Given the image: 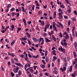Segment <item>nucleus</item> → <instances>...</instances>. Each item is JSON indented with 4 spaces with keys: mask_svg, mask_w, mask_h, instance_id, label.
Returning a JSON list of instances; mask_svg holds the SVG:
<instances>
[{
    "mask_svg": "<svg viewBox=\"0 0 77 77\" xmlns=\"http://www.w3.org/2000/svg\"><path fill=\"white\" fill-rule=\"evenodd\" d=\"M58 50L59 51H61L63 52V53H65V49H63V48L61 47H59L58 48Z\"/></svg>",
    "mask_w": 77,
    "mask_h": 77,
    "instance_id": "obj_1",
    "label": "nucleus"
},
{
    "mask_svg": "<svg viewBox=\"0 0 77 77\" xmlns=\"http://www.w3.org/2000/svg\"><path fill=\"white\" fill-rule=\"evenodd\" d=\"M39 40L40 41H42V43H41V45H43V44H44V38L41 37L39 38Z\"/></svg>",
    "mask_w": 77,
    "mask_h": 77,
    "instance_id": "obj_2",
    "label": "nucleus"
},
{
    "mask_svg": "<svg viewBox=\"0 0 77 77\" xmlns=\"http://www.w3.org/2000/svg\"><path fill=\"white\" fill-rule=\"evenodd\" d=\"M32 39L36 42H37L38 41H39V39H37L36 38L34 37H32Z\"/></svg>",
    "mask_w": 77,
    "mask_h": 77,
    "instance_id": "obj_3",
    "label": "nucleus"
},
{
    "mask_svg": "<svg viewBox=\"0 0 77 77\" xmlns=\"http://www.w3.org/2000/svg\"><path fill=\"white\" fill-rule=\"evenodd\" d=\"M15 65H17L19 66H20V67L23 66L22 64H21L20 63H15Z\"/></svg>",
    "mask_w": 77,
    "mask_h": 77,
    "instance_id": "obj_4",
    "label": "nucleus"
},
{
    "mask_svg": "<svg viewBox=\"0 0 77 77\" xmlns=\"http://www.w3.org/2000/svg\"><path fill=\"white\" fill-rule=\"evenodd\" d=\"M74 74H72V77H75V74H76V71L75 70L74 71Z\"/></svg>",
    "mask_w": 77,
    "mask_h": 77,
    "instance_id": "obj_5",
    "label": "nucleus"
},
{
    "mask_svg": "<svg viewBox=\"0 0 77 77\" xmlns=\"http://www.w3.org/2000/svg\"><path fill=\"white\" fill-rule=\"evenodd\" d=\"M27 38L26 36H25L24 38H22V39L21 40V41H22V40H27Z\"/></svg>",
    "mask_w": 77,
    "mask_h": 77,
    "instance_id": "obj_6",
    "label": "nucleus"
},
{
    "mask_svg": "<svg viewBox=\"0 0 77 77\" xmlns=\"http://www.w3.org/2000/svg\"><path fill=\"white\" fill-rule=\"evenodd\" d=\"M56 17V12L55 11L54 13V14L53 15V17L54 18H55Z\"/></svg>",
    "mask_w": 77,
    "mask_h": 77,
    "instance_id": "obj_7",
    "label": "nucleus"
},
{
    "mask_svg": "<svg viewBox=\"0 0 77 77\" xmlns=\"http://www.w3.org/2000/svg\"><path fill=\"white\" fill-rule=\"evenodd\" d=\"M56 59H57V57H56L54 56L52 59L53 62H54V61H55V60H56Z\"/></svg>",
    "mask_w": 77,
    "mask_h": 77,
    "instance_id": "obj_8",
    "label": "nucleus"
},
{
    "mask_svg": "<svg viewBox=\"0 0 77 77\" xmlns=\"http://www.w3.org/2000/svg\"><path fill=\"white\" fill-rule=\"evenodd\" d=\"M26 34L28 38H30V35L29 32H26Z\"/></svg>",
    "mask_w": 77,
    "mask_h": 77,
    "instance_id": "obj_9",
    "label": "nucleus"
},
{
    "mask_svg": "<svg viewBox=\"0 0 77 77\" xmlns=\"http://www.w3.org/2000/svg\"><path fill=\"white\" fill-rule=\"evenodd\" d=\"M45 41L46 42H50V40H49L48 38H46Z\"/></svg>",
    "mask_w": 77,
    "mask_h": 77,
    "instance_id": "obj_10",
    "label": "nucleus"
},
{
    "mask_svg": "<svg viewBox=\"0 0 77 77\" xmlns=\"http://www.w3.org/2000/svg\"><path fill=\"white\" fill-rule=\"evenodd\" d=\"M50 26V24H46L45 25V28H49V26Z\"/></svg>",
    "mask_w": 77,
    "mask_h": 77,
    "instance_id": "obj_11",
    "label": "nucleus"
},
{
    "mask_svg": "<svg viewBox=\"0 0 77 77\" xmlns=\"http://www.w3.org/2000/svg\"><path fill=\"white\" fill-rule=\"evenodd\" d=\"M58 24L60 26V27H62V28H63V24L61 23L58 22Z\"/></svg>",
    "mask_w": 77,
    "mask_h": 77,
    "instance_id": "obj_12",
    "label": "nucleus"
},
{
    "mask_svg": "<svg viewBox=\"0 0 77 77\" xmlns=\"http://www.w3.org/2000/svg\"><path fill=\"white\" fill-rule=\"evenodd\" d=\"M15 40H14L11 43V46H12V45H13L14 44H15Z\"/></svg>",
    "mask_w": 77,
    "mask_h": 77,
    "instance_id": "obj_13",
    "label": "nucleus"
},
{
    "mask_svg": "<svg viewBox=\"0 0 77 77\" xmlns=\"http://www.w3.org/2000/svg\"><path fill=\"white\" fill-rule=\"evenodd\" d=\"M32 57H33V58H35L36 59V58H38V57H39V55H37L36 56H32Z\"/></svg>",
    "mask_w": 77,
    "mask_h": 77,
    "instance_id": "obj_14",
    "label": "nucleus"
},
{
    "mask_svg": "<svg viewBox=\"0 0 77 77\" xmlns=\"http://www.w3.org/2000/svg\"><path fill=\"white\" fill-rule=\"evenodd\" d=\"M21 8L22 9L23 11L24 12H26V11H25V8H24V7H22Z\"/></svg>",
    "mask_w": 77,
    "mask_h": 77,
    "instance_id": "obj_15",
    "label": "nucleus"
},
{
    "mask_svg": "<svg viewBox=\"0 0 77 77\" xmlns=\"http://www.w3.org/2000/svg\"><path fill=\"white\" fill-rule=\"evenodd\" d=\"M53 28L54 29V30L55 31H57V28H56V27L54 26H53Z\"/></svg>",
    "mask_w": 77,
    "mask_h": 77,
    "instance_id": "obj_16",
    "label": "nucleus"
},
{
    "mask_svg": "<svg viewBox=\"0 0 77 77\" xmlns=\"http://www.w3.org/2000/svg\"><path fill=\"white\" fill-rule=\"evenodd\" d=\"M64 47L65 48H66L67 47V43L66 42H64Z\"/></svg>",
    "mask_w": 77,
    "mask_h": 77,
    "instance_id": "obj_17",
    "label": "nucleus"
},
{
    "mask_svg": "<svg viewBox=\"0 0 77 77\" xmlns=\"http://www.w3.org/2000/svg\"><path fill=\"white\" fill-rule=\"evenodd\" d=\"M13 71H14V73H17L18 72V71L16 69H14Z\"/></svg>",
    "mask_w": 77,
    "mask_h": 77,
    "instance_id": "obj_18",
    "label": "nucleus"
},
{
    "mask_svg": "<svg viewBox=\"0 0 77 77\" xmlns=\"http://www.w3.org/2000/svg\"><path fill=\"white\" fill-rule=\"evenodd\" d=\"M73 54L74 55V57H75V58H76V57H77V55L76 54V53H75L74 52H73Z\"/></svg>",
    "mask_w": 77,
    "mask_h": 77,
    "instance_id": "obj_19",
    "label": "nucleus"
},
{
    "mask_svg": "<svg viewBox=\"0 0 77 77\" xmlns=\"http://www.w3.org/2000/svg\"><path fill=\"white\" fill-rule=\"evenodd\" d=\"M53 53L55 56H56V50H53Z\"/></svg>",
    "mask_w": 77,
    "mask_h": 77,
    "instance_id": "obj_20",
    "label": "nucleus"
},
{
    "mask_svg": "<svg viewBox=\"0 0 77 77\" xmlns=\"http://www.w3.org/2000/svg\"><path fill=\"white\" fill-rule=\"evenodd\" d=\"M18 74L19 75H21V70H19L18 72Z\"/></svg>",
    "mask_w": 77,
    "mask_h": 77,
    "instance_id": "obj_21",
    "label": "nucleus"
},
{
    "mask_svg": "<svg viewBox=\"0 0 77 77\" xmlns=\"http://www.w3.org/2000/svg\"><path fill=\"white\" fill-rule=\"evenodd\" d=\"M11 4H9L7 6V8L9 9V8H11Z\"/></svg>",
    "mask_w": 77,
    "mask_h": 77,
    "instance_id": "obj_22",
    "label": "nucleus"
},
{
    "mask_svg": "<svg viewBox=\"0 0 77 77\" xmlns=\"http://www.w3.org/2000/svg\"><path fill=\"white\" fill-rule=\"evenodd\" d=\"M66 39H69V35H68V34H67L66 35Z\"/></svg>",
    "mask_w": 77,
    "mask_h": 77,
    "instance_id": "obj_23",
    "label": "nucleus"
},
{
    "mask_svg": "<svg viewBox=\"0 0 77 77\" xmlns=\"http://www.w3.org/2000/svg\"><path fill=\"white\" fill-rule=\"evenodd\" d=\"M14 69H16V71H18V69H19V67L18 66H17L16 68H14Z\"/></svg>",
    "mask_w": 77,
    "mask_h": 77,
    "instance_id": "obj_24",
    "label": "nucleus"
},
{
    "mask_svg": "<svg viewBox=\"0 0 77 77\" xmlns=\"http://www.w3.org/2000/svg\"><path fill=\"white\" fill-rule=\"evenodd\" d=\"M67 65H68V63H64L63 66L65 67H66L67 66Z\"/></svg>",
    "mask_w": 77,
    "mask_h": 77,
    "instance_id": "obj_25",
    "label": "nucleus"
},
{
    "mask_svg": "<svg viewBox=\"0 0 77 77\" xmlns=\"http://www.w3.org/2000/svg\"><path fill=\"white\" fill-rule=\"evenodd\" d=\"M11 75L12 77H14V76H15V74L13 73L12 72H11Z\"/></svg>",
    "mask_w": 77,
    "mask_h": 77,
    "instance_id": "obj_26",
    "label": "nucleus"
},
{
    "mask_svg": "<svg viewBox=\"0 0 77 77\" xmlns=\"http://www.w3.org/2000/svg\"><path fill=\"white\" fill-rule=\"evenodd\" d=\"M41 68H43V69H44V68H45V65H41Z\"/></svg>",
    "mask_w": 77,
    "mask_h": 77,
    "instance_id": "obj_27",
    "label": "nucleus"
},
{
    "mask_svg": "<svg viewBox=\"0 0 77 77\" xmlns=\"http://www.w3.org/2000/svg\"><path fill=\"white\" fill-rule=\"evenodd\" d=\"M76 63H77L76 61H74L73 62V64H72L73 66H74V65H75V64Z\"/></svg>",
    "mask_w": 77,
    "mask_h": 77,
    "instance_id": "obj_28",
    "label": "nucleus"
},
{
    "mask_svg": "<svg viewBox=\"0 0 77 77\" xmlns=\"http://www.w3.org/2000/svg\"><path fill=\"white\" fill-rule=\"evenodd\" d=\"M28 44H29V45H32V43H31V42H30V40L28 39Z\"/></svg>",
    "mask_w": 77,
    "mask_h": 77,
    "instance_id": "obj_29",
    "label": "nucleus"
},
{
    "mask_svg": "<svg viewBox=\"0 0 77 77\" xmlns=\"http://www.w3.org/2000/svg\"><path fill=\"white\" fill-rule=\"evenodd\" d=\"M20 57H22V58H24V55H19Z\"/></svg>",
    "mask_w": 77,
    "mask_h": 77,
    "instance_id": "obj_30",
    "label": "nucleus"
},
{
    "mask_svg": "<svg viewBox=\"0 0 77 77\" xmlns=\"http://www.w3.org/2000/svg\"><path fill=\"white\" fill-rule=\"evenodd\" d=\"M59 35L62 38V36H63V35H62V33H60L59 34Z\"/></svg>",
    "mask_w": 77,
    "mask_h": 77,
    "instance_id": "obj_31",
    "label": "nucleus"
},
{
    "mask_svg": "<svg viewBox=\"0 0 77 77\" xmlns=\"http://www.w3.org/2000/svg\"><path fill=\"white\" fill-rule=\"evenodd\" d=\"M71 24V20H69L68 22V26H70V24Z\"/></svg>",
    "mask_w": 77,
    "mask_h": 77,
    "instance_id": "obj_32",
    "label": "nucleus"
},
{
    "mask_svg": "<svg viewBox=\"0 0 77 77\" xmlns=\"http://www.w3.org/2000/svg\"><path fill=\"white\" fill-rule=\"evenodd\" d=\"M47 51H45V56H47Z\"/></svg>",
    "mask_w": 77,
    "mask_h": 77,
    "instance_id": "obj_33",
    "label": "nucleus"
},
{
    "mask_svg": "<svg viewBox=\"0 0 77 77\" xmlns=\"http://www.w3.org/2000/svg\"><path fill=\"white\" fill-rule=\"evenodd\" d=\"M11 56L12 57H14L15 56V54L14 53H11Z\"/></svg>",
    "mask_w": 77,
    "mask_h": 77,
    "instance_id": "obj_34",
    "label": "nucleus"
},
{
    "mask_svg": "<svg viewBox=\"0 0 77 77\" xmlns=\"http://www.w3.org/2000/svg\"><path fill=\"white\" fill-rule=\"evenodd\" d=\"M48 59L47 58H46L45 59V60L46 62H48Z\"/></svg>",
    "mask_w": 77,
    "mask_h": 77,
    "instance_id": "obj_35",
    "label": "nucleus"
},
{
    "mask_svg": "<svg viewBox=\"0 0 77 77\" xmlns=\"http://www.w3.org/2000/svg\"><path fill=\"white\" fill-rule=\"evenodd\" d=\"M63 69L64 70V71L66 70V67H65L64 66L63 67Z\"/></svg>",
    "mask_w": 77,
    "mask_h": 77,
    "instance_id": "obj_36",
    "label": "nucleus"
},
{
    "mask_svg": "<svg viewBox=\"0 0 77 77\" xmlns=\"http://www.w3.org/2000/svg\"><path fill=\"white\" fill-rule=\"evenodd\" d=\"M37 67H38L37 66H34V69H35V70L36 69V68H37Z\"/></svg>",
    "mask_w": 77,
    "mask_h": 77,
    "instance_id": "obj_37",
    "label": "nucleus"
},
{
    "mask_svg": "<svg viewBox=\"0 0 77 77\" xmlns=\"http://www.w3.org/2000/svg\"><path fill=\"white\" fill-rule=\"evenodd\" d=\"M42 61L43 63H44V64L45 65V64H46V63H45V60H42Z\"/></svg>",
    "mask_w": 77,
    "mask_h": 77,
    "instance_id": "obj_38",
    "label": "nucleus"
},
{
    "mask_svg": "<svg viewBox=\"0 0 77 77\" xmlns=\"http://www.w3.org/2000/svg\"><path fill=\"white\" fill-rule=\"evenodd\" d=\"M72 20L73 21H75V20H76L75 19V18H74V17H72Z\"/></svg>",
    "mask_w": 77,
    "mask_h": 77,
    "instance_id": "obj_39",
    "label": "nucleus"
},
{
    "mask_svg": "<svg viewBox=\"0 0 77 77\" xmlns=\"http://www.w3.org/2000/svg\"><path fill=\"white\" fill-rule=\"evenodd\" d=\"M53 26H56V23H55V22H54L53 23V25H52Z\"/></svg>",
    "mask_w": 77,
    "mask_h": 77,
    "instance_id": "obj_40",
    "label": "nucleus"
},
{
    "mask_svg": "<svg viewBox=\"0 0 77 77\" xmlns=\"http://www.w3.org/2000/svg\"><path fill=\"white\" fill-rule=\"evenodd\" d=\"M72 33L73 34V36H75V33H74V31H72Z\"/></svg>",
    "mask_w": 77,
    "mask_h": 77,
    "instance_id": "obj_41",
    "label": "nucleus"
},
{
    "mask_svg": "<svg viewBox=\"0 0 77 77\" xmlns=\"http://www.w3.org/2000/svg\"><path fill=\"white\" fill-rule=\"evenodd\" d=\"M34 9H35V6L34 5H33L32 6V9L33 11H34Z\"/></svg>",
    "mask_w": 77,
    "mask_h": 77,
    "instance_id": "obj_42",
    "label": "nucleus"
},
{
    "mask_svg": "<svg viewBox=\"0 0 77 77\" xmlns=\"http://www.w3.org/2000/svg\"><path fill=\"white\" fill-rule=\"evenodd\" d=\"M60 7L62 8H65V6L64 5H60Z\"/></svg>",
    "mask_w": 77,
    "mask_h": 77,
    "instance_id": "obj_43",
    "label": "nucleus"
},
{
    "mask_svg": "<svg viewBox=\"0 0 77 77\" xmlns=\"http://www.w3.org/2000/svg\"><path fill=\"white\" fill-rule=\"evenodd\" d=\"M63 61H64V62H66V58H64L63 59Z\"/></svg>",
    "mask_w": 77,
    "mask_h": 77,
    "instance_id": "obj_44",
    "label": "nucleus"
},
{
    "mask_svg": "<svg viewBox=\"0 0 77 77\" xmlns=\"http://www.w3.org/2000/svg\"><path fill=\"white\" fill-rule=\"evenodd\" d=\"M74 30H75V26L74 25L73 27V29L72 30V31H74Z\"/></svg>",
    "mask_w": 77,
    "mask_h": 77,
    "instance_id": "obj_45",
    "label": "nucleus"
},
{
    "mask_svg": "<svg viewBox=\"0 0 77 77\" xmlns=\"http://www.w3.org/2000/svg\"><path fill=\"white\" fill-rule=\"evenodd\" d=\"M11 20H12L13 21H15L16 20V19L15 18H11Z\"/></svg>",
    "mask_w": 77,
    "mask_h": 77,
    "instance_id": "obj_46",
    "label": "nucleus"
},
{
    "mask_svg": "<svg viewBox=\"0 0 77 77\" xmlns=\"http://www.w3.org/2000/svg\"><path fill=\"white\" fill-rule=\"evenodd\" d=\"M64 18L65 19H68V16H64Z\"/></svg>",
    "mask_w": 77,
    "mask_h": 77,
    "instance_id": "obj_47",
    "label": "nucleus"
},
{
    "mask_svg": "<svg viewBox=\"0 0 77 77\" xmlns=\"http://www.w3.org/2000/svg\"><path fill=\"white\" fill-rule=\"evenodd\" d=\"M18 9L20 11H21V7H18Z\"/></svg>",
    "mask_w": 77,
    "mask_h": 77,
    "instance_id": "obj_48",
    "label": "nucleus"
},
{
    "mask_svg": "<svg viewBox=\"0 0 77 77\" xmlns=\"http://www.w3.org/2000/svg\"><path fill=\"white\" fill-rule=\"evenodd\" d=\"M21 28H19L17 29V30L18 31H21Z\"/></svg>",
    "mask_w": 77,
    "mask_h": 77,
    "instance_id": "obj_49",
    "label": "nucleus"
},
{
    "mask_svg": "<svg viewBox=\"0 0 77 77\" xmlns=\"http://www.w3.org/2000/svg\"><path fill=\"white\" fill-rule=\"evenodd\" d=\"M59 17H60L61 18H63V16L62 15H59Z\"/></svg>",
    "mask_w": 77,
    "mask_h": 77,
    "instance_id": "obj_50",
    "label": "nucleus"
},
{
    "mask_svg": "<svg viewBox=\"0 0 77 77\" xmlns=\"http://www.w3.org/2000/svg\"><path fill=\"white\" fill-rule=\"evenodd\" d=\"M71 38L70 39L71 40V41H73V38H72V36H71Z\"/></svg>",
    "mask_w": 77,
    "mask_h": 77,
    "instance_id": "obj_51",
    "label": "nucleus"
},
{
    "mask_svg": "<svg viewBox=\"0 0 77 77\" xmlns=\"http://www.w3.org/2000/svg\"><path fill=\"white\" fill-rule=\"evenodd\" d=\"M77 68V63H76V65L75 66V69H76Z\"/></svg>",
    "mask_w": 77,
    "mask_h": 77,
    "instance_id": "obj_52",
    "label": "nucleus"
},
{
    "mask_svg": "<svg viewBox=\"0 0 77 77\" xmlns=\"http://www.w3.org/2000/svg\"><path fill=\"white\" fill-rule=\"evenodd\" d=\"M28 68L29 71H30L31 70H32V69H33V68H32V67H30Z\"/></svg>",
    "mask_w": 77,
    "mask_h": 77,
    "instance_id": "obj_53",
    "label": "nucleus"
},
{
    "mask_svg": "<svg viewBox=\"0 0 77 77\" xmlns=\"http://www.w3.org/2000/svg\"><path fill=\"white\" fill-rule=\"evenodd\" d=\"M31 23H32V21H28V24H31Z\"/></svg>",
    "mask_w": 77,
    "mask_h": 77,
    "instance_id": "obj_54",
    "label": "nucleus"
},
{
    "mask_svg": "<svg viewBox=\"0 0 77 77\" xmlns=\"http://www.w3.org/2000/svg\"><path fill=\"white\" fill-rule=\"evenodd\" d=\"M28 55L29 57L30 58L32 57V56H31V55H30V54H28Z\"/></svg>",
    "mask_w": 77,
    "mask_h": 77,
    "instance_id": "obj_55",
    "label": "nucleus"
},
{
    "mask_svg": "<svg viewBox=\"0 0 77 77\" xmlns=\"http://www.w3.org/2000/svg\"><path fill=\"white\" fill-rule=\"evenodd\" d=\"M45 75H46V76H48V73L47 72L45 73Z\"/></svg>",
    "mask_w": 77,
    "mask_h": 77,
    "instance_id": "obj_56",
    "label": "nucleus"
},
{
    "mask_svg": "<svg viewBox=\"0 0 77 77\" xmlns=\"http://www.w3.org/2000/svg\"><path fill=\"white\" fill-rule=\"evenodd\" d=\"M23 23H26V19L24 18L23 19Z\"/></svg>",
    "mask_w": 77,
    "mask_h": 77,
    "instance_id": "obj_57",
    "label": "nucleus"
},
{
    "mask_svg": "<svg viewBox=\"0 0 77 77\" xmlns=\"http://www.w3.org/2000/svg\"><path fill=\"white\" fill-rule=\"evenodd\" d=\"M74 12L75 13V14L77 16V11H74Z\"/></svg>",
    "mask_w": 77,
    "mask_h": 77,
    "instance_id": "obj_58",
    "label": "nucleus"
},
{
    "mask_svg": "<svg viewBox=\"0 0 77 77\" xmlns=\"http://www.w3.org/2000/svg\"><path fill=\"white\" fill-rule=\"evenodd\" d=\"M62 14H63V12L61 11L60 13H59L58 14H59V15H62Z\"/></svg>",
    "mask_w": 77,
    "mask_h": 77,
    "instance_id": "obj_59",
    "label": "nucleus"
},
{
    "mask_svg": "<svg viewBox=\"0 0 77 77\" xmlns=\"http://www.w3.org/2000/svg\"><path fill=\"white\" fill-rule=\"evenodd\" d=\"M41 24L42 26H44L45 24V23H44V22H42V23H41Z\"/></svg>",
    "mask_w": 77,
    "mask_h": 77,
    "instance_id": "obj_60",
    "label": "nucleus"
},
{
    "mask_svg": "<svg viewBox=\"0 0 77 77\" xmlns=\"http://www.w3.org/2000/svg\"><path fill=\"white\" fill-rule=\"evenodd\" d=\"M60 70H61L62 71V72H63V71H64V70L62 68H60Z\"/></svg>",
    "mask_w": 77,
    "mask_h": 77,
    "instance_id": "obj_61",
    "label": "nucleus"
},
{
    "mask_svg": "<svg viewBox=\"0 0 77 77\" xmlns=\"http://www.w3.org/2000/svg\"><path fill=\"white\" fill-rule=\"evenodd\" d=\"M52 28H53V26H52V25H50V29H52Z\"/></svg>",
    "mask_w": 77,
    "mask_h": 77,
    "instance_id": "obj_62",
    "label": "nucleus"
},
{
    "mask_svg": "<svg viewBox=\"0 0 77 77\" xmlns=\"http://www.w3.org/2000/svg\"><path fill=\"white\" fill-rule=\"evenodd\" d=\"M47 5H45V6H44V9H46L47 8Z\"/></svg>",
    "mask_w": 77,
    "mask_h": 77,
    "instance_id": "obj_63",
    "label": "nucleus"
},
{
    "mask_svg": "<svg viewBox=\"0 0 77 77\" xmlns=\"http://www.w3.org/2000/svg\"><path fill=\"white\" fill-rule=\"evenodd\" d=\"M20 75H19V74H16V77H20Z\"/></svg>",
    "mask_w": 77,
    "mask_h": 77,
    "instance_id": "obj_64",
    "label": "nucleus"
}]
</instances>
